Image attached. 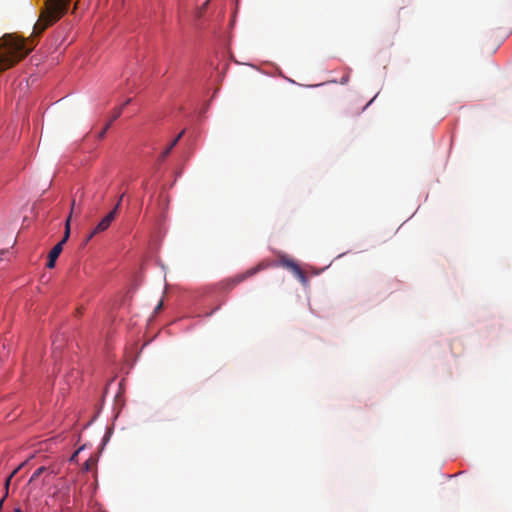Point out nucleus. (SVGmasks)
Returning a JSON list of instances; mask_svg holds the SVG:
<instances>
[{
	"mask_svg": "<svg viewBox=\"0 0 512 512\" xmlns=\"http://www.w3.org/2000/svg\"><path fill=\"white\" fill-rule=\"evenodd\" d=\"M14 512H22L20 508H16Z\"/></svg>",
	"mask_w": 512,
	"mask_h": 512,
	"instance_id": "dca6fc26",
	"label": "nucleus"
},
{
	"mask_svg": "<svg viewBox=\"0 0 512 512\" xmlns=\"http://www.w3.org/2000/svg\"><path fill=\"white\" fill-rule=\"evenodd\" d=\"M113 121H111V119L108 121V123H106V125L104 127H107V130L110 128L111 124H112Z\"/></svg>",
	"mask_w": 512,
	"mask_h": 512,
	"instance_id": "4468645a",
	"label": "nucleus"
},
{
	"mask_svg": "<svg viewBox=\"0 0 512 512\" xmlns=\"http://www.w3.org/2000/svg\"><path fill=\"white\" fill-rule=\"evenodd\" d=\"M117 215V207H114L112 211H110L94 228V230L87 236L85 243L90 241L94 235L100 232H104L109 228L111 223L114 221Z\"/></svg>",
	"mask_w": 512,
	"mask_h": 512,
	"instance_id": "20e7f679",
	"label": "nucleus"
},
{
	"mask_svg": "<svg viewBox=\"0 0 512 512\" xmlns=\"http://www.w3.org/2000/svg\"><path fill=\"white\" fill-rule=\"evenodd\" d=\"M131 101H132V99L128 98L121 106H123V108H124L126 105L130 104Z\"/></svg>",
	"mask_w": 512,
	"mask_h": 512,
	"instance_id": "ddd939ff",
	"label": "nucleus"
},
{
	"mask_svg": "<svg viewBox=\"0 0 512 512\" xmlns=\"http://www.w3.org/2000/svg\"><path fill=\"white\" fill-rule=\"evenodd\" d=\"M75 206V200L72 201L71 204V212H73ZM72 213L68 216L66 223H65V232L62 240L58 242L49 252L48 255V261H47V268L52 269L55 267V263L57 258L59 257L60 253L63 250V245L67 242L70 236V221H71Z\"/></svg>",
	"mask_w": 512,
	"mask_h": 512,
	"instance_id": "f03ea898",
	"label": "nucleus"
},
{
	"mask_svg": "<svg viewBox=\"0 0 512 512\" xmlns=\"http://www.w3.org/2000/svg\"><path fill=\"white\" fill-rule=\"evenodd\" d=\"M220 306L216 307L212 312L208 313L207 315H211L213 312H215L216 310H219Z\"/></svg>",
	"mask_w": 512,
	"mask_h": 512,
	"instance_id": "2eb2a0df",
	"label": "nucleus"
},
{
	"mask_svg": "<svg viewBox=\"0 0 512 512\" xmlns=\"http://www.w3.org/2000/svg\"><path fill=\"white\" fill-rule=\"evenodd\" d=\"M185 133V130H182L173 140L172 142L166 147L164 148L161 153H160V157L161 158H166L169 156L170 152L172 151V149L176 146V144L178 143V141L182 138V136L184 135Z\"/></svg>",
	"mask_w": 512,
	"mask_h": 512,
	"instance_id": "423d86ee",
	"label": "nucleus"
},
{
	"mask_svg": "<svg viewBox=\"0 0 512 512\" xmlns=\"http://www.w3.org/2000/svg\"><path fill=\"white\" fill-rule=\"evenodd\" d=\"M162 305H163V303H162V301H160V302L158 303V305L156 306V308H155V312L160 311V310H161V308H162Z\"/></svg>",
	"mask_w": 512,
	"mask_h": 512,
	"instance_id": "f8f14e48",
	"label": "nucleus"
},
{
	"mask_svg": "<svg viewBox=\"0 0 512 512\" xmlns=\"http://www.w3.org/2000/svg\"><path fill=\"white\" fill-rule=\"evenodd\" d=\"M46 468L44 466L39 467L31 476L30 482L36 480L44 471Z\"/></svg>",
	"mask_w": 512,
	"mask_h": 512,
	"instance_id": "6e6552de",
	"label": "nucleus"
},
{
	"mask_svg": "<svg viewBox=\"0 0 512 512\" xmlns=\"http://www.w3.org/2000/svg\"><path fill=\"white\" fill-rule=\"evenodd\" d=\"M107 133V127H104L97 135L98 139H103Z\"/></svg>",
	"mask_w": 512,
	"mask_h": 512,
	"instance_id": "9d476101",
	"label": "nucleus"
},
{
	"mask_svg": "<svg viewBox=\"0 0 512 512\" xmlns=\"http://www.w3.org/2000/svg\"><path fill=\"white\" fill-rule=\"evenodd\" d=\"M269 266H270V263L267 262L266 260H263L260 263H258L256 266L248 269L247 271L240 273L238 275H235L234 277H231V278L221 281L219 284L220 288L222 290H227V291L232 290L235 286H237L241 282L256 275L258 272L269 268Z\"/></svg>",
	"mask_w": 512,
	"mask_h": 512,
	"instance_id": "f257e3e1",
	"label": "nucleus"
},
{
	"mask_svg": "<svg viewBox=\"0 0 512 512\" xmlns=\"http://www.w3.org/2000/svg\"><path fill=\"white\" fill-rule=\"evenodd\" d=\"M78 452L74 453V455L72 456V459H74L75 456H77Z\"/></svg>",
	"mask_w": 512,
	"mask_h": 512,
	"instance_id": "f3484780",
	"label": "nucleus"
},
{
	"mask_svg": "<svg viewBox=\"0 0 512 512\" xmlns=\"http://www.w3.org/2000/svg\"><path fill=\"white\" fill-rule=\"evenodd\" d=\"M207 4H208V1H206V2L202 5V7L198 10V12H197V16H198V17H201V16L203 15V13H204V11H205V9H206Z\"/></svg>",
	"mask_w": 512,
	"mask_h": 512,
	"instance_id": "1a4fd4ad",
	"label": "nucleus"
},
{
	"mask_svg": "<svg viewBox=\"0 0 512 512\" xmlns=\"http://www.w3.org/2000/svg\"><path fill=\"white\" fill-rule=\"evenodd\" d=\"M268 262L270 263L269 267L281 266L283 268L290 270L294 274V276L297 279H299L302 283H305L307 281L306 275L304 271L301 269V267L284 253L278 254V260L276 262Z\"/></svg>",
	"mask_w": 512,
	"mask_h": 512,
	"instance_id": "7ed1b4c3",
	"label": "nucleus"
},
{
	"mask_svg": "<svg viewBox=\"0 0 512 512\" xmlns=\"http://www.w3.org/2000/svg\"><path fill=\"white\" fill-rule=\"evenodd\" d=\"M123 112V106H119V107H116L113 112H112V115H111V121H115L116 119H118L121 114Z\"/></svg>",
	"mask_w": 512,
	"mask_h": 512,
	"instance_id": "0eeeda50",
	"label": "nucleus"
},
{
	"mask_svg": "<svg viewBox=\"0 0 512 512\" xmlns=\"http://www.w3.org/2000/svg\"><path fill=\"white\" fill-rule=\"evenodd\" d=\"M123 197H124V194H122V195L119 197V200L117 201V204L115 205V207H117V210H118V209H119V207H120V204H121V201H122Z\"/></svg>",
	"mask_w": 512,
	"mask_h": 512,
	"instance_id": "9b49d317",
	"label": "nucleus"
},
{
	"mask_svg": "<svg viewBox=\"0 0 512 512\" xmlns=\"http://www.w3.org/2000/svg\"><path fill=\"white\" fill-rule=\"evenodd\" d=\"M185 133V130H182L173 140L172 142L166 147L164 148L161 153H160V157L161 158H166L169 156L170 152L172 151V149L176 146V144L178 143V141L182 138V136L184 135Z\"/></svg>",
	"mask_w": 512,
	"mask_h": 512,
	"instance_id": "39448f33",
	"label": "nucleus"
}]
</instances>
